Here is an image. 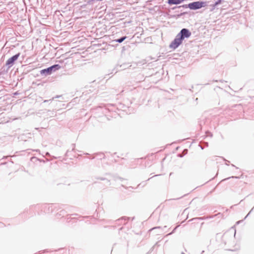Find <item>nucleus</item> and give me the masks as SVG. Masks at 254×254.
<instances>
[{"label":"nucleus","mask_w":254,"mask_h":254,"mask_svg":"<svg viewBox=\"0 0 254 254\" xmlns=\"http://www.w3.org/2000/svg\"><path fill=\"white\" fill-rule=\"evenodd\" d=\"M206 5V2L204 1H195L191 3H190L188 4V7L190 9H197L201 8Z\"/></svg>","instance_id":"f257e3e1"},{"label":"nucleus","mask_w":254,"mask_h":254,"mask_svg":"<svg viewBox=\"0 0 254 254\" xmlns=\"http://www.w3.org/2000/svg\"><path fill=\"white\" fill-rule=\"evenodd\" d=\"M183 40L177 35L175 39L170 44L169 47L174 50L176 49L182 44Z\"/></svg>","instance_id":"f03ea898"},{"label":"nucleus","mask_w":254,"mask_h":254,"mask_svg":"<svg viewBox=\"0 0 254 254\" xmlns=\"http://www.w3.org/2000/svg\"><path fill=\"white\" fill-rule=\"evenodd\" d=\"M178 35L184 40L185 38H189L191 35V33L187 29L184 28Z\"/></svg>","instance_id":"7ed1b4c3"},{"label":"nucleus","mask_w":254,"mask_h":254,"mask_svg":"<svg viewBox=\"0 0 254 254\" xmlns=\"http://www.w3.org/2000/svg\"><path fill=\"white\" fill-rule=\"evenodd\" d=\"M60 68V66L58 64L54 65L50 67H48L46 69H43L41 71V73L43 74L45 73H47L48 74L51 73L53 69H58Z\"/></svg>","instance_id":"20e7f679"},{"label":"nucleus","mask_w":254,"mask_h":254,"mask_svg":"<svg viewBox=\"0 0 254 254\" xmlns=\"http://www.w3.org/2000/svg\"><path fill=\"white\" fill-rule=\"evenodd\" d=\"M19 56L20 53H18L8 59L6 62V65L11 66L13 64L14 62L17 60Z\"/></svg>","instance_id":"39448f33"},{"label":"nucleus","mask_w":254,"mask_h":254,"mask_svg":"<svg viewBox=\"0 0 254 254\" xmlns=\"http://www.w3.org/2000/svg\"><path fill=\"white\" fill-rule=\"evenodd\" d=\"M226 237L225 235H221L220 236L218 240V242L220 243V245H226L227 244V241Z\"/></svg>","instance_id":"423d86ee"},{"label":"nucleus","mask_w":254,"mask_h":254,"mask_svg":"<svg viewBox=\"0 0 254 254\" xmlns=\"http://www.w3.org/2000/svg\"><path fill=\"white\" fill-rule=\"evenodd\" d=\"M185 0H168V3L170 4H180Z\"/></svg>","instance_id":"0eeeda50"},{"label":"nucleus","mask_w":254,"mask_h":254,"mask_svg":"<svg viewBox=\"0 0 254 254\" xmlns=\"http://www.w3.org/2000/svg\"><path fill=\"white\" fill-rule=\"evenodd\" d=\"M126 39V37L125 36V37H122L121 39L116 40V41L117 42H119V43H122Z\"/></svg>","instance_id":"6e6552de"},{"label":"nucleus","mask_w":254,"mask_h":254,"mask_svg":"<svg viewBox=\"0 0 254 254\" xmlns=\"http://www.w3.org/2000/svg\"><path fill=\"white\" fill-rule=\"evenodd\" d=\"M222 0H218L217 1H216L215 3L214 6H216L219 4L221 3Z\"/></svg>","instance_id":"1a4fd4ad"}]
</instances>
